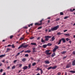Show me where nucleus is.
Here are the masks:
<instances>
[{
    "label": "nucleus",
    "instance_id": "1",
    "mask_svg": "<svg viewBox=\"0 0 75 75\" xmlns=\"http://www.w3.org/2000/svg\"><path fill=\"white\" fill-rule=\"evenodd\" d=\"M59 28V25H58L53 28H52V31H56Z\"/></svg>",
    "mask_w": 75,
    "mask_h": 75
},
{
    "label": "nucleus",
    "instance_id": "2",
    "mask_svg": "<svg viewBox=\"0 0 75 75\" xmlns=\"http://www.w3.org/2000/svg\"><path fill=\"white\" fill-rule=\"evenodd\" d=\"M45 40L47 41H48L49 40V38H51V36H46L45 37Z\"/></svg>",
    "mask_w": 75,
    "mask_h": 75
},
{
    "label": "nucleus",
    "instance_id": "3",
    "mask_svg": "<svg viewBox=\"0 0 75 75\" xmlns=\"http://www.w3.org/2000/svg\"><path fill=\"white\" fill-rule=\"evenodd\" d=\"M44 20V19H42V20H41L40 21V23H36L35 24V25H41L42 24V22Z\"/></svg>",
    "mask_w": 75,
    "mask_h": 75
},
{
    "label": "nucleus",
    "instance_id": "4",
    "mask_svg": "<svg viewBox=\"0 0 75 75\" xmlns=\"http://www.w3.org/2000/svg\"><path fill=\"white\" fill-rule=\"evenodd\" d=\"M71 67V63H69L66 66V68H68Z\"/></svg>",
    "mask_w": 75,
    "mask_h": 75
},
{
    "label": "nucleus",
    "instance_id": "5",
    "mask_svg": "<svg viewBox=\"0 0 75 75\" xmlns=\"http://www.w3.org/2000/svg\"><path fill=\"white\" fill-rule=\"evenodd\" d=\"M24 44H25V43H24L22 44L19 47L18 49H20V48H22L23 47V45H24Z\"/></svg>",
    "mask_w": 75,
    "mask_h": 75
},
{
    "label": "nucleus",
    "instance_id": "6",
    "mask_svg": "<svg viewBox=\"0 0 75 75\" xmlns=\"http://www.w3.org/2000/svg\"><path fill=\"white\" fill-rule=\"evenodd\" d=\"M61 40V41H62L63 42V43H65V42H66V40H65V38H62Z\"/></svg>",
    "mask_w": 75,
    "mask_h": 75
},
{
    "label": "nucleus",
    "instance_id": "7",
    "mask_svg": "<svg viewBox=\"0 0 75 75\" xmlns=\"http://www.w3.org/2000/svg\"><path fill=\"white\" fill-rule=\"evenodd\" d=\"M55 39V36H53L52 38V40H50V41H53Z\"/></svg>",
    "mask_w": 75,
    "mask_h": 75
},
{
    "label": "nucleus",
    "instance_id": "8",
    "mask_svg": "<svg viewBox=\"0 0 75 75\" xmlns=\"http://www.w3.org/2000/svg\"><path fill=\"white\" fill-rule=\"evenodd\" d=\"M28 68V67L27 66H24L23 67V69H24V70L27 69Z\"/></svg>",
    "mask_w": 75,
    "mask_h": 75
},
{
    "label": "nucleus",
    "instance_id": "9",
    "mask_svg": "<svg viewBox=\"0 0 75 75\" xmlns=\"http://www.w3.org/2000/svg\"><path fill=\"white\" fill-rule=\"evenodd\" d=\"M5 55H6V54L1 55H0V58H3V57H5Z\"/></svg>",
    "mask_w": 75,
    "mask_h": 75
},
{
    "label": "nucleus",
    "instance_id": "10",
    "mask_svg": "<svg viewBox=\"0 0 75 75\" xmlns=\"http://www.w3.org/2000/svg\"><path fill=\"white\" fill-rule=\"evenodd\" d=\"M57 68V66H55L53 67H52V69H56V68Z\"/></svg>",
    "mask_w": 75,
    "mask_h": 75
},
{
    "label": "nucleus",
    "instance_id": "11",
    "mask_svg": "<svg viewBox=\"0 0 75 75\" xmlns=\"http://www.w3.org/2000/svg\"><path fill=\"white\" fill-rule=\"evenodd\" d=\"M25 52L26 53H30V52H31V51L29 50H27Z\"/></svg>",
    "mask_w": 75,
    "mask_h": 75
},
{
    "label": "nucleus",
    "instance_id": "12",
    "mask_svg": "<svg viewBox=\"0 0 75 75\" xmlns=\"http://www.w3.org/2000/svg\"><path fill=\"white\" fill-rule=\"evenodd\" d=\"M61 40L60 39L59 40V42H58V45H59V44H61Z\"/></svg>",
    "mask_w": 75,
    "mask_h": 75
},
{
    "label": "nucleus",
    "instance_id": "13",
    "mask_svg": "<svg viewBox=\"0 0 75 75\" xmlns=\"http://www.w3.org/2000/svg\"><path fill=\"white\" fill-rule=\"evenodd\" d=\"M72 65H75V59L72 62Z\"/></svg>",
    "mask_w": 75,
    "mask_h": 75
},
{
    "label": "nucleus",
    "instance_id": "14",
    "mask_svg": "<svg viewBox=\"0 0 75 75\" xmlns=\"http://www.w3.org/2000/svg\"><path fill=\"white\" fill-rule=\"evenodd\" d=\"M28 47V45H23V48H27V47Z\"/></svg>",
    "mask_w": 75,
    "mask_h": 75
},
{
    "label": "nucleus",
    "instance_id": "15",
    "mask_svg": "<svg viewBox=\"0 0 75 75\" xmlns=\"http://www.w3.org/2000/svg\"><path fill=\"white\" fill-rule=\"evenodd\" d=\"M55 53L54 52L52 54V57H54V56H55Z\"/></svg>",
    "mask_w": 75,
    "mask_h": 75
},
{
    "label": "nucleus",
    "instance_id": "16",
    "mask_svg": "<svg viewBox=\"0 0 75 75\" xmlns=\"http://www.w3.org/2000/svg\"><path fill=\"white\" fill-rule=\"evenodd\" d=\"M45 64H50V62H49V61H45Z\"/></svg>",
    "mask_w": 75,
    "mask_h": 75
},
{
    "label": "nucleus",
    "instance_id": "17",
    "mask_svg": "<svg viewBox=\"0 0 75 75\" xmlns=\"http://www.w3.org/2000/svg\"><path fill=\"white\" fill-rule=\"evenodd\" d=\"M31 44L33 45H37V44L35 43H31Z\"/></svg>",
    "mask_w": 75,
    "mask_h": 75
},
{
    "label": "nucleus",
    "instance_id": "18",
    "mask_svg": "<svg viewBox=\"0 0 75 75\" xmlns=\"http://www.w3.org/2000/svg\"><path fill=\"white\" fill-rule=\"evenodd\" d=\"M52 45V44L50 43H48L47 45V46H51Z\"/></svg>",
    "mask_w": 75,
    "mask_h": 75
},
{
    "label": "nucleus",
    "instance_id": "19",
    "mask_svg": "<svg viewBox=\"0 0 75 75\" xmlns=\"http://www.w3.org/2000/svg\"><path fill=\"white\" fill-rule=\"evenodd\" d=\"M54 48L56 49V50H57V49L59 48V47L57 45H55Z\"/></svg>",
    "mask_w": 75,
    "mask_h": 75
},
{
    "label": "nucleus",
    "instance_id": "20",
    "mask_svg": "<svg viewBox=\"0 0 75 75\" xmlns=\"http://www.w3.org/2000/svg\"><path fill=\"white\" fill-rule=\"evenodd\" d=\"M70 72L71 73H73V74H74L75 73V71H71Z\"/></svg>",
    "mask_w": 75,
    "mask_h": 75
},
{
    "label": "nucleus",
    "instance_id": "21",
    "mask_svg": "<svg viewBox=\"0 0 75 75\" xmlns=\"http://www.w3.org/2000/svg\"><path fill=\"white\" fill-rule=\"evenodd\" d=\"M10 49L9 48H8L7 49V50L6 51V52H8V51H10Z\"/></svg>",
    "mask_w": 75,
    "mask_h": 75
},
{
    "label": "nucleus",
    "instance_id": "22",
    "mask_svg": "<svg viewBox=\"0 0 75 75\" xmlns=\"http://www.w3.org/2000/svg\"><path fill=\"white\" fill-rule=\"evenodd\" d=\"M33 24L31 23L28 25V27H30V26H33Z\"/></svg>",
    "mask_w": 75,
    "mask_h": 75
},
{
    "label": "nucleus",
    "instance_id": "23",
    "mask_svg": "<svg viewBox=\"0 0 75 75\" xmlns=\"http://www.w3.org/2000/svg\"><path fill=\"white\" fill-rule=\"evenodd\" d=\"M43 48H45L47 47V45H43Z\"/></svg>",
    "mask_w": 75,
    "mask_h": 75
},
{
    "label": "nucleus",
    "instance_id": "24",
    "mask_svg": "<svg viewBox=\"0 0 75 75\" xmlns=\"http://www.w3.org/2000/svg\"><path fill=\"white\" fill-rule=\"evenodd\" d=\"M62 34V33H61L60 32H58L57 33V35H61V34Z\"/></svg>",
    "mask_w": 75,
    "mask_h": 75
},
{
    "label": "nucleus",
    "instance_id": "25",
    "mask_svg": "<svg viewBox=\"0 0 75 75\" xmlns=\"http://www.w3.org/2000/svg\"><path fill=\"white\" fill-rule=\"evenodd\" d=\"M22 61L23 62H25L26 61V59L25 58H23L22 59Z\"/></svg>",
    "mask_w": 75,
    "mask_h": 75
},
{
    "label": "nucleus",
    "instance_id": "26",
    "mask_svg": "<svg viewBox=\"0 0 75 75\" xmlns=\"http://www.w3.org/2000/svg\"><path fill=\"white\" fill-rule=\"evenodd\" d=\"M57 50V49H55V48H54L53 50V52H55V51H56Z\"/></svg>",
    "mask_w": 75,
    "mask_h": 75
},
{
    "label": "nucleus",
    "instance_id": "27",
    "mask_svg": "<svg viewBox=\"0 0 75 75\" xmlns=\"http://www.w3.org/2000/svg\"><path fill=\"white\" fill-rule=\"evenodd\" d=\"M50 52V50H47L45 52H46V53H48L49 52Z\"/></svg>",
    "mask_w": 75,
    "mask_h": 75
},
{
    "label": "nucleus",
    "instance_id": "28",
    "mask_svg": "<svg viewBox=\"0 0 75 75\" xmlns=\"http://www.w3.org/2000/svg\"><path fill=\"white\" fill-rule=\"evenodd\" d=\"M66 52H67L65 51H64L62 52L61 53V54H65V53H66Z\"/></svg>",
    "mask_w": 75,
    "mask_h": 75
},
{
    "label": "nucleus",
    "instance_id": "29",
    "mask_svg": "<svg viewBox=\"0 0 75 75\" xmlns=\"http://www.w3.org/2000/svg\"><path fill=\"white\" fill-rule=\"evenodd\" d=\"M51 69H52V67H49L47 68L48 70H50Z\"/></svg>",
    "mask_w": 75,
    "mask_h": 75
},
{
    "label": "nucleus",
    "instance_id": "30",
    "mask_svg": "<svg viewBox=\"0 0 75 75\" xmlns=\"http://www.w3.org/2000/svg\"><path fill=\"white\" fill-rule=\"evenodd\" d=\"M41 42H45V41H44V40H43V39L42 38L41 39Z\"/></svg>",
    "mask_w": 75,
    "mask_h": 75
},
{
    "label": "nucleus",
    "instance_id": "31",
    "mask_svg": "<svg viewBox=\"0 0 75 75\" xmlns=\"http://www.w3.org/2000/svg\"><path fill=\"white\" fill-rule=\"evenodd\" d=\"M20 53L19 52L18 53L17 55H16V56H15V57H17V56H18V55H20Z\"/></svg>",
    "mask_w": 75,
    "mask_h": 75
},
{
    "label": "nucleus",
    "instance_id": "32",
    "mask_svg": "<svg viewBox=\"0 0 75 75\" xmlns=\"http://www.w3.org/2000/svg\"><path fill=\"white\" fill-rule=\"evenodd\" d=\"M34 37H32L30 38V40L34 39Z\"/></svg>",
    "mask_w": 75,
    "mask_h": 75
},
{
    "label": "nucleus",
    "instance_id": "33",
    "mask_svg": "<svg viewBox=\"0 0 75 75\" xmlns=\"http://www.w3.org/2000/svg\"><path fill=\"white\" fill-rule=\"evenodd\" d=\"M36 65V63L34 62L32 64V66H34Z\"/></svg>",
    "mask_w": 75,
    "mask_h": 75
},
{
    "label": "nucleus",
    "instance_id": "34",
    "mask_svg": "<svg viewBox=\"0 0 75 75\" xmlns=\"http://www.w3.org/2000/svg\"><path fill=\"white\" fill-rule=\"evenodd\" d=\"M35 48H34L33 49V52H35Z\"/></svg>",
    "mask_w": 75,
    "mask_h": 75
},
{
    "label": "nucleus",
    "instance_id": "35",
    "mask_svg": "<svg viewBox=\"0 0 75 75\" xmlns=\"http://www.w3.org/2000/svg\"><path fill=\"white\" fill-rule=\"evenodd\" d=\"M69 16H66L64 18V19H67V18H69Z\"/></svg>",
    "mask_w": 75,
    "mask_h": 75
},
{
    "label": "nucleus",
    "instance_id": "36",
    "mask_svg": "<svg viewBox=\"0 0 75 75\" xmlns=\"http://www.w3.org/2000/svg\"><path fill=\"white\" fill-rule=\"evenodd\" d=\"M64 35H66V36H69V34H64Z\"/></svg>",
    "mask_w": 75,
    "mask_h": 75
},
{
    "label": "nucleus",
    "instance_id": "37",
    "mask_svg": "<svg viewBox=\"0 0 75 75\" xmlns=\"http://www.w3.org/2000/svg\"><path fill=\"white\" fill-rule=\"evenodd\" d=\"M61 73H60V72H59L56 75H61Z\"/></svg>",
    "mask_w": 75,
    "mask_h": 75
},
{
    "label": "nucleus",
    "instance_id": "38",
    "mask_svg": "<svg viewBox=\"0 0 75 75\" xmlns=\"http://www.w3.org/2000/svg\"><path fill=\"white\" fill-rule=\"evenodd\" d=\"M24 37H23L22 38H21L20 39V40H23L24 39Z\"/></svg>",
    "mask_w": 75,
    "mask_h": 75
},
{
    "label": "nucleus",
    "instance_id": "39",
    "mask_svg": "<svg viewBox=\"0 0 75 75\" xmlns=\"http://www.w3.org/2000/svg\"><path fill=\"white\" fill-rule=\"evenodd\" d=\"M31 64H29V65L28 66L29 68H31Z\"/></svg>",
    "mask_w": 75,
    "mask_h": 75
},
{
    "label": "nucleus",
    "instance_id": "40",
    "mask_svg": "<svg viewBox=\"0 0 75 75\" xmlns=\"http://www.w3.org/2000/svg\"><path fill=\"white\" fill-rule=\"evenodd\" d=\"M13 35H11V36H10V38H11V39L13 38Z\"/></svg>",
    "mask_w": 75,
    "mask_h": 75
},
{
    "label": "nucleus",
    "instance_id": "41",
    "mask_svg": "<svg viewBox=\"0 0 75 75\" xmlns=\"http://www.w3.org/2000/svg\"><path fill=\"white\" fill-rule=\"evenodd\" d=\"M47 55H50V54H51V52L50 53H46Z\"/></svg>",
    "mask_w": 75,
    "mask_h": 75
},
{
    "label": "nucleus",
    "instance_id": "42",
    "mask_svg": "<svg viewBox=\"0 0 75 75\" xmlns=\"http://www.w3.org/2000/svg\"><path fill=\"white\" fill-rule=\"evenodd\" d=\"M60 15H64V13H62V12H60Z\"/></svg>",
    "mask_w": 75,
    "mask_h": 75
},
{
    "label": "nucleus",
    "instance_id": "43",
    "mask_svg": "<svg viewBox=\"0 0 75 75\" xmlns=\"http://www.w3.org/2000/svg\"><path fill=\"white\" fill-rule=\"evenodd\" d=\"M12 48H15V46H14V44H13L12 45Z\"/></svg>",
    "mask_w": 75,
    "mask_h": 75
},
{
    "label": "nucleus",
    "instance_id": "44",
    "mask_svg": "<svg viewBox=\"0 0 75 75\" xmlns=\"http://www.w3.org/2000/svg\"><path fill=\"white\" fill-rule=\"evenodd\" d=\"M40 70V68L39 67L37 68V69L36 70V71H39Z\"/></svg>",
    "mask_w": 75,
    "mask_h": 75
},
{
    "label": "nucleus",
    "instance_id": "45",
    "mask_svg": "<svg viewBox=\"0 0 75 75\" xmlns=\"http://www.w3.org/2000/svg\"><path fill=\"white\" fill-rule=\"evenodd\" d=\"M23 28H25V29H26L27 28H28L27 27H26V26H25V27H23Z\"/></svg>",
    "mask_w": 75,
    "mask_h": 75
},
{
    "label": "nucleus",
    "instance_id": "46",
    "mask_svg": "<svg viewBox=\"0 0 75 75\" xmlns=\"http://www.w3.org/2000/svg\"><path fill=\"white\" fill-rule=\"evenodd\" d=\"M28 54H26L25 55V57H28Z\"/></svg>",
    "mask_w": 75,
    "mask_h": 75
},
{
    "label": "nucleus",
    "instance_id": "47",
    "mask_svg": "<svg viewBox=\"0 0 75 75\" xmlns=\"http://www.w3.org/2000/svg\"><path fill=\"white\" fill-rule=\"evenodd\" d=\"M15 69V66H13L12 67V69Z\"/></svg>",
    "mask_w": 75,
    "mask_h": 75
},
{
    "label": "nucleus",
    "instance_id": "48",
    "mask_svg": "<svg viewBox=\"0 0 75 75\" xmlns=\"http://www.w3.org/2000/svg\"><path fill=\"white\" fill-rule=\"evenodd\" d=\"M70 11H71V12H73V10L71 9H70Z\"/></svg>",
    "mask_w": 75,
    "mask_h": 75
},
{
    "label": "nucleus",
    "instance_id": "49",
    "mask_svg": "<svg viewBox=\"0 0 75 75\" xmlns=\"http://www.w3.org/2000/svg\"><path fill=\"white\" fill-rule=\"evenodd\" d=\"M17 60H14L13 62L14 63H16V62H17Z\"/></svg>",
    "mask_w": 75,
    "mask_h": 75
},
{
    "label": "nucleus",
    "instance_id": "50",
    "mask_svg": "<svg viewBox=\"0 0 75 75\" xmlns=\"http://www.w3.org/2000/svg\"><path fill=\"white\" fill-rule=\"evenodd\" d=\"M48 31L49 32H51L52 31V28H51V30H50Z\"/></svg>",
    "mask_w": 75,
    "mask_h": 75
},
{
    "label": "nucleus",
    "instance_id": "51",
    "mask_svg": "<svg viewBox=\"0 0 75 75\" xmlns=\"http://www.w3.org/2000/svg\"><path fill=\"white\" fill-rule=\"evenodd\" d=\"M42 28V27H40L38 28V29H41Z\"/></svg>",
    "mask_w": 75,
    "mask_h": 75
},
{
    "label": "nucleus",
    "instance_id": "52",
    "mask_svg": "<svg viewBox=\"0 0 75 75\" xmlns=\"http://www.w3.org/2000/svg\"><path fill=\"white\" fill-rule=\"evenodd\" d=\"M3 69H1V70H0V72H3Z\"/></svg>",
    "mask_w": 75,
    "mask_h": 75
},
{
    "label": "nucleus",
    "instance_id": "53",
    "mask_svg": "<svg viewBox=\"0 0 75 75\" xmlns=\"http://www.w3.org/2000/svg\"><path fill=\"white\" fill-rule=\"evenodd\" d=\"M59 20V18H57L56 19V21H58V20Z\"/></svg>",
    "mask_w": 75,
    "mask_h": 75
},
{
    "label": "nucleus",
    "instance_id": "54",
    "mask_svg": "<svg viewBox=\"0 0 75 75\" xmlns=\"http://www.w3.org/2000/svg\"><path fill=\"white\" fill-rule=\"evenodd\" d=\"M19 66L20 67H22V64H19Z\"/></svg>",
    "mask_w": 75,
    "mask_h": 75
},
{
    "label": "nucleus",
    "instance_id": "55",
    "mask_svg": "<svg viewBox=\"0 0 75 75\" xmlns=\"http://www.w3.org/2000/svg\"><path fill=\"white\" fill-rule=\"evenodd\" d=\"M41 74H42L43 73V71L42 70L41 71Z\"/></svg>",
    "mask_w": 75,
    "mask_h": 75
},
{
    "label": "nucleus",
    "instance_id": "56",
    "mask_svg": "<svg viewBox=\"0 0 75 75\" xmlns=\"http://www.w3.org/2000/svg\"><path fill=\"white\" fill-rule=\"evenodd\" d=\"M4 61H5V60L4 59L2 60V62H4Z\"/></svg>",
    "mask_w": 75,
    "mask_h": 75
},
{
    "label": "nucleus",
    "instance_id": "57",
    "mask_svg": "<svg viewBox=\"0 0 75 75\" xmlns=\"http://www.w3.org/2000/svg\"><path fill=\"white\" fill-rule=\"evenodd\" d=\"M69 40V39L68 38H66V41H68Z\"/></svg>",
    "mask_w": 75,
    "mask_h": 75
},
{
    "label": "nucleus",
    "instance_id": "58",
    "mask_svg": "<svg viewBox=\"0 0 75 75\" xmlns=\"http://www.w3.org/2000/svg\"><path fill=\"white\" fill-rule=\"evenodd\" d=\"M8 47H11L12 45H8Z\"/></svg>",
    "mask_w": 75,
    "mask_h": 75
},
{
    "label": "nucleus",
    "instance_id": "59",
    "mask_svg": "<svg viewBox=\"0 0 75 75\" xmlns=\"http://www.w3.org/2000/svg\"><path fill=\"white\" fill-rule=\"evenodd\" d=\"M2 64H3L2 63H0V67H1V65H2Z\"/></svg>",
    "mask_w": 75,
    "mask_h": 75
},
{
    "label": "nucleus",
    "instance_id": "60",
    "mask_svg": "<svg viewBox=\"0 0 75 75\" xmlns=\"http://www.w3.org/2000/svg\"><path fill=\"white\" fill-rule=\"evenodd\" d=\"M40 37H38L37 38V40H40Z\"/></svg>",
    "mask_w": 75,
    "mask_h": 75
},
{
    "label": "nucleus",
    "instance_id": "61",
    "mask_svg": "<svg viewBox=\"0 0 75 75\" xmlns=\"http://www.w3.org/2000/svg\"><path fill=\"white\" fill-rule=\"evenodd\" d=\"M22 71V70H19V72H18V73H19L20 72H21V71Z\"/></svg>",
    "mask_w": 75,
    "mask_h": 75
},
{
    "label": "nucleus",
    "instance_id": "62",
    "mask_svg": "<svg viewBox=\"0 0 75 75\" xmlns=\"http://www.w3.org/2000/svg\"><path fill=\"white\" fill-rule=\"evenodd\" d=\"M3 75H6V73L4 72L3 74Z\"/></svg>",
    "mask_w": 75,
    "mask_h": 75
},
{
    "label": "nucleus",
    "instance_id": "63",
    "mask_svg": "<svg viewBox=\"0 0 75 75\" xmlns=\"http://www.w3.org/2000/svg\"><path fill=\"white\" fill-rule=\"evenodd\" d=\"M64 32H66V31H67V30H64Z\"/></svg>",
    "mask_w": 75,
    "mask_h": 75
},
{
    "label": "nucleus",
    "instance_id": "64",
    "mask_svg": "<svg viewBox=\"0 0 75 75\" xmlns=\"http://www.w3.org/2000/svg\"><path fill=\"white\" fill-rule=\"evenodd\" d=\"M73 54H75V52H73Z\"/></svg>",
    "mask_w": 75,
    "mask_h": 75
}]
</instances>
